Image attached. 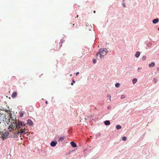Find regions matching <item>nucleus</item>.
I'll use <instances>...</instances> for the list:
<instances>
[{
  "mask_svg": "<svg viewBox=\"0 0 159 159\" xmlns=\"http://www.w3.org/2000/svg\"><path fill=\"white\" fill-rule=\"evenodd\" d=\"M25 124L24 123L18 120V122L16 125V128L17 129V131L20 134H25L27 132L25 131Z\"/></svg>",
  "mask_w": 159,
  "mask_h": 159,
  "instance_id": "f257e3e1",
  "label": "nucleus"
},
{
  "mask_svg": "<svg viewBox=\"0 0 159 159\" xmlns=\"http://www.w3.org/2000/svg\"><path fill=\"white\" fill-rule=\"evenodd\" d=\"M107 53V50L106 48H101L98 52L96 54V57L98 60H100L105 56Z\"/></svg>",
  "mask_w": 159,
  "mask_h": 159,
  "instance_id": "f03ea898",
  "label": "nucleus"
},
{
  "mask_svg": "<svg viewBox=\"0 0 159 159\" xmlns=\"http://www.w3.org/2000/svg\"><path fill=\"white\" fill-rule=\"evenodd\" d=\"M57 143V142L52 141L51 142L50 145L52 147H54L56 145Z\"/></svg>",
  "mask_w": 159,
  "mask_h": 159,
  "instance_id": "7ed1b4c3",
  "label": "nucleus"
},
{
  "mask_svg": "<svg viewBox=\"0 0 159 159\" xmlns=\"http://www.w3.org/2000/svg\"><path fill=\"white\" fill-rule=\"evenodd\" d=\"M17 93L16 92H14L12 93V94L11 95V97L12 98H16L17 96Z\"/></svg>",
  "mask_w": 159,
  "mask_h": 159,
  "instance_id": "20e7f679",
  "label": "nucleus"
},
{
  "mask_svg": "<svg viewBox=\"0 0 159 159\" xmlns=\"http://www.w3.org/2000/svg\"><path fill=\"white\" fill-rule=\"evenodd\" d=\"M8 133L7 132H5L2 134V137L4 138H7V135H8Z\"/></svg>",
  "mask_w": 159,
  "mask_h": 159,
  "instance_id": "39448f33",
  "label": "nucleus"
},
{
  "mask_svg": "<svg viewBox=\"0 0 159 159\" xmlns=\"http://www.w3.org/2000/svg\"><path fill=\"white\" fill-rule=\"evenodd\" d=\"M27 124L30 125H33V122L30 120H28L27 121Z\"/></svg>",
  "mask_w": 159,
  "mask_h": 159,
  "instance_id": "423d86ee",
  "label": "nucleus"
},
{
  "mask_svg": "<svg viewBox=\"0 0 159 159\" xmlns=\"http://www.w3.org/2000/svg\"><path fill=\"white\" fill-rule=\"evenodd\" d=\"M70 144L74 148L75 147L77 146L76 144L73 142H70Z\"/></svg>",
  "mask_w": 159,
  "mask_h": 159,
  "instance_id": "0eeeda50",
  "label": "nucleus"
},
{
  "mask_svg": "<svg viewBox=\"0 0 159 159\" xmlns=\"http://www.w3.org/2000/svg\"><path fill=\"white\" fill-rule=\"evenodd\" d=\"M104 124L106 125H108L110 124V122L109 120H106L104 121Z\"/></svg>",
  "mask_w": 159,
  "mask_h": 159,
  "instance_id": "6e6552de",
  "label": "nucleus"
},
{
  "mask_svg": "<svg viewBox=\"0 0 159 159\" xmlns=\"http://www.w3.org/2000/svg\"><path fill=\"white\" fill-rule=\"evenodd\" d=\"M158 21H159L158 19V18H157V19H154L152 21V22H153V23L156 24V23H157L158 22Z\"/></svg>",
  "mask_w": 159,
  "mask_h": 159,
  "instance_id": "1a4fd4ad",
  "label": "nucleus"
},
{
  "mask_svg": "<svg viewBox=\"0 0 159 159\" xmlns=\"http://www.w3.org/2000/svg\"><path fill=\"white\" fill-rule=\"evenodd\" d=\"M140 55V52L139 51H137L135 54V56L136 57H138Z\"/></svg>",
  "mask_w": 159,
  "mask_h": 159,
  "instance_id": "9d476101",
  "label": "nucleus"
},
{
  "mask_svg": "<svg viewBox=\"0 0 159 159\" xmlns=\"http://www.w3.org/2000/svg\"><path fill=\"white\" fill-rule=\"evenodd\" d=\"M155 65V63L154 62H152L151 63L149 64V66L150 67L154 66Z\"/></svg>",
  "mask_w": 159,
  "mask_h": 159,
  "instance_id": "9b49d317",
  "label": "nucleus"
},
{
  "mask_svg": "<svg viewBox=\"0 0 159 159\" xmlns=\"http://www.w3.org/2000/svg\"><path fill=\"white\" fill-rule=\"evenodd\" d=\"M137 80L136 78H134L133 80V84H134L137 82Z\"/></svg>",
  "mask_w": 159,
  "mask_h": 159,
  "instance_id": "f8f14e48",
  "label": "nucleus"
},
{
  "mask_svg": "<svg viewBox=\"0 0 159 159\" xmlns=\"http://www.w3.org/2000/svg\"><path fill=\"white\" fill-rule=\"evenodd\" d=\"M116 128L117 129H119L121 128V127L120 125H118L116 126Z\"/></svg>",
  "mask_w": 159,
  "mask_h": 159,
  "instance_id": "ddd939ff",
  "label": "nucleus"
},
{
  "mask_svg": "<svg viewBox=\"0 0 159 159\" xmlns=\"http://www.w3.org/2000/svg\"><path fill=\"white\" fill-rule=\"evenodd\" d=\"M64 138L63 137H61L59 139V141H63L64 139Z\"/></svg>",
  "mask_w": 159,
  "mask_h": 159,
  "instance_id": "4468645a",
  "label": "nucleus"
},
{
  "mask_svg": "<svg viewBox=\"0 0 159 159\" xmlns=\"http://www.w3.org/2000/svg\"><path fill=\"white\" fill-rule=\"evenodd\" d=\"M146 59V57L145 56H143L142 58V60L143 61H144Z\"/></svg>",
  "mask_w": 159,
  "mask_h": 159,
  "instance_id": "2eb2a0df",
  "label": "nucleus"
},
{
  "mask_svg": "<svg viewBox=\"0 0 159 159\" xmlns=\"http://www.w3.org/2000/svg\"><path fill=\"white\" fill-rule=\"evenodd\" d=\"M120 85V84L119 83H117L115 84V86L116 87H118Z\"/></svg>",
  "mask_w": 159,
  "mask_h": 159,
  "instance_id": "dca6fc26",
  "label": "nucleus"
},
{
  "mask_svg": "<svg viewBox=\"0 0 159 159\" xmlns=\"http://www.w3.org/2000/svg\"><path fill=\"white\" fill-rule=\"evenodd\" d=\"M126 140V137L125 136H124L122 138V140L123 141H125Z\"/></svg>",
  "mask_w": 159,
  "mask_h": 159,
  "instance_id": "f3484780",
  "label": "nucleus"
},
{
  "mask_svg": "<svg viewBox=\"0 0 159 159\" xmlns=\"http://www.w3.org/2000/svg\"><path fill=\"white\" fill-rule=\"evenodd\" d=\"M125 98V96L124 95H122L121 96V99H122Z\"/></svg>",
  "mask_w": 159,
  "mask_h": 159,
  "instance_id": "a211bd4d",
  "label": "nucleus"
},
{
  "mask_svg": "<svg viewBox=\"0 0 159 159\" xmlns=\"http://www.w3.org/2000/svg\"><path fill=\"white\" fill-rule=\"evenodd\" d=\"M93 63L95 64L96 62V60L95 59H93Z\"/></svg>",
  "mask_w": 159,
  "mask_h": 159,
  "instance_id": "6ab92c4d",
  "label": "nucleus"
},
{
  "mask_svg": "<svg viewBox=\"0 0 159 159\" xmlns=\"http://www.w3.org/2000/svg\"><path fill=\"white\" fill-rule=\"evenodd\" d=\"M59 45H60V47H61V46H62V43H61H61H59Z\"/></svg>",
  "mask_w": 159,
  "mask_h": 159,
  "instance_id": "aec40b11",
  "label": "nucleus"
},
{
  "mask_svg": "<svg viewBox=\"0 0 159 159\" xmlns=\"http://www.w3.org/2000/svg\"><path fill=\"white\" fill-rule=\"evenodd\" d=\"M107 97H110V100H111V96L110 95H107Z\"/></svg>",
  "mask_w": 159,
  "mask_h": 159,
  "instance_id": "412c9836",
  "label": "nucleus"
},
{
  "mask_svg": "<svg viewBox=\"0 0 159 159\" xmlns=\"http://www.w3.org/2000/svg\"><path fill=\"white\" fill-rule=\"evenodd\" d=\"M123 6H124V7H125V3L124 2H123Z\"/></svg>",
  "mask_w": 159,
  "mask_h": 159,
  "instance_id": "4be33fe9",
  "label": "nucleus"
},
{
  "mask_svg": "<svg viewBox=\"0 0 159 159\" xmlns=\"http://www.w3.org/2000/svg\"><path fill=\"white\" fill-rule=\"evenodd\" d=\"M23 116V114L22 113L20 114V117H22Z\"/></svg>",
  "mask_w": 159,
  "mask_h": 159,
  "instance_id": "5701e85b",
  "label": "nucleus"
},
{
  "mask_svg": "<svg viewBox=\"0 0 159 159\" xmlns=\"http://www.w3.org/2000/svg\"><path fill=\"white\" fill-rule=\"evenodd\" d=\"M140 69H142V68H138V71H139V70H140Z\"/></svg>",
  "mask_w": 159,
  "mask_h": 159,
  "instance_id": "b1692460",
  "label": "nucleus"
},
{
  "mask_svg": "<svg viewBox=\"0 0 159 159\" xmlns=\"http://www.w3.org/2000/svg\"><path fill=\"white\" fill-rule=\"evenodd\" d=\"M140 69H142V68H138V71H139V70H140Z\"/></svg>",
  "mask_w": 159,
  "mask_h": 159,
  "instance_id": "393cba45",
  "label": "nucleus"
},
{
  "mask_svg": "<svg viewBox=\"0 0 159 159\" xmlns=\"http://www.w3.org/2000/svg\"><path fill=\"white\" fill-rule=\"evenodd\" d=\"M79 72H77L76 74V75H78L79 74Z\"/></svg>",
  "mask_w": 159,
  "mask_h": 159,
  "instance_id": "a878e982",
  "label": "nucleus"
},
{
  "mask_svg": "<svg viewBox=\"0 0 159 159\" xmlns=\"http://www.w3.org/2000/svg\"><path fill=\"white\" fill-rule=\"evenodd\" d=\"M2 132L1 131V128H0V134H1Z\"/></svg>",
  "mask_w": 159,
  "mask_h": 159,
  "instance_id": "bb28decb",
  "label": "nucleus"
},
{
  "mask_svg": "<svg viewBox=\"0 0 159 159\" xmlns=\"http://www.w3.org/2000/svg\"><path fill=\"white\" fill-rule=\"evenodd\" d=\"M73 82H74V83H75V81L74 80H73L72 81Z\"/></svg>",
  "mask_w": 159,
  "mask_h": 159,
  "instance_id": "cd10ccee",
  "label": "nucleus"
},
{
  "mask_svg": "<svg viewBox=\"0 0 159 159\" xmlns=\"http://www.w3.org/2000/svg\"><path fill=\"white\" fill-rule=\"evenodd\" d=\"M45 103H46V104H48V102H47V101H46L45 102Z\"/></svg>",
  "mask_w": 159,
  "mask_h": 159,
  "instance_id": "c85d7f7f",
  "label": "nucleus"
},
{
  "mask_svg": "<svg viewBox=\"0 0 159 159\" xmlns=\"http://www.w3.org/2000/svg\"><path fill=\"white\" fill-rule=\"evenodd\" d=\"M71 84L72 85H73V83H71Z\"/></svg>",
  "mask_w": 159,
  "mask_h": 159,
  "instance_id": "c756f323",
  "label": "nucleus"
},
{
  "mask_svg": "<svg viewBox=\"0 0 159 159\" xmlns=\"http://www.w3.org/2000/svg\"><path fill=\"white\" fill-rule=\"evenodd\" d=\"M154 80L155 81V83L156 82V80H155V79H154L153 81H154Z\"/></svg>",
  "mask_w": 159,
  "mask_h": 159,
  "instance_id": "7c9ffc66",
  "label": "nucleus"
},
{
  "mask_svg": "<svg viewBox=\"0 0 159 159\" xmlns=\"http://www.w3.org/2000/svg\"><path fill=\"white\" fill-rule=\"evenodd\" d=\"M93 12L94 13H95L96 12V11H93Z\"/></svg>",
  "mask_w": 159,
  "mask_h": 159,
  "instance_id": "2f4dec72",
  "label": "nucleus"
},
{
  "mask_svg": "<svg viewBox=\"0 0 159 159\" xmlns=\"http://www.w3.org/2000/svg\"><path fill=\"white\" fill-rule=\"evenodd\" d=\"M72 75V74H70V76H71Z\"/></svg>",
  "mask_w": 159,
  "mask_h": 159,
  "instance_id": "473e14b6",
  "label": "nucleus"
},
{
  "mask_svg": "<svg viewBox=\"0 0 159 159\" xmlns=\"http://www.w3.org/2000/svg\"><path fill=\"white\" fill-rule=\"evenodd\" d=\"M78 16H79L78 15H77V16H76V17H78Z\"/></svg>",
  "mask_w": 159,
  "mask_h": 159,
  "instance_id": "72a5a7b5",
  "label": "nucleus"
},
{
  "mask_svg": "<svg viewBox=\"0 0 159 159\" xmlns=\"http://www.w3.org/2000/svg\"><path fill=\"white\" fill-rule=\"evenodd\" d=\"M158 30L159 31V27L158 28Z\"/></svg>",
  "mask_w": 159,
  "mask_h": 159,
  "instance_id": "f704fd0d",
  "label": "nucleus"
},
{
  "mask_svg": "<svg viewBox=\"0 0 159 159\" xmlns=\"http://www.w3.org/2000/svg\"><path fill=\"white\" fill-rule=\"evenodd\" d=\"M74 24H73V25L74 26Z\"/></svg>",
  "mask_w": 159,
  "mask_h": 159,
  "instance_id": "c9c22d12",
  "label": "nucleus"
}]
</instances>
